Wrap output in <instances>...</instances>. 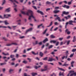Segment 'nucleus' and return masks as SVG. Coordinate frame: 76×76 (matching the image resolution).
I'll return each mask as SVG.
<instances>
[{
  "label": "nucleus",
  "mask_w": 76,
  "mask_h": 76,
  "mask_svg": "<svg viewBox=\"0 0 76 76\" xmlns=\"http://www.w3.org/2000/svg\"><path fill=\"white\" fill-rule=\"evenodd\" d=\"M47 58H48L47 57H46L43 59V60H47Z\"/></svg>",
  "instance_id": "46"
},
{
  "label": "nucleus",
  "mask_w": 76,
  "mask_h": 76,
  "mask_svg": "<svg viewBox=\"0 0 76 76\" xmlns=\"http://www.w3.org/2000/svg\"><path fill=\"white\" fill-rule=\"evenodd\" d=\"M53 47V45H51L49 46V49H50V48H52Z\"/></svg>",
  "instance_id": "44"
},
{
  "label": "nucleus",
  "mask_w": 76,
  "mask_h": 76,
  "mask_svg": "<svg viewBox=\"0 0 76 76\" xmlns=\"http://www.w3.org/2000/svg\"><path fill=\"white\" fill-rule=\"evenodd\" d=\"M48 41V39L47 38H46L43 41V43H45V42L47 41Z\"/></svg>",
  "instance_id": "12"
},
{
  "label": "nucleus",
  "mask_w": 76,
  "mask_h": 76,
  "mask_svg": "<svg viewBox=\"0 0 76 76\" xmlns=\"http://www.w3.org/2000/svg\"><path fill=\"white\" fill-rule=\"evenodd\" d=\"M70 40H69L67 42V45H69V43H70Z\"/></svg>",
  "instance_id": "55"
},
{
  "label": "nucleus",
  "mask_w": 76,
  "mask_h": 76,
  "mask_svg": "<svg viewBox=\"0 0 76 76\" xmlns=\"http://www.w3.org/2000/svg\"><path fill=\"white\" fill-rule=\"evenodd\" d=\"M54 24L55 25H58V23L57 22L55 23Z\"/></svg>",
  "instance_id": "57"
},
{
  "label": "nucleus",
  "mask_w": 76,
  "mask_h": 76,
  "mask_svg": "<svg viewBox=\"0 0 76 76\" xmlns=\"http://www.w3.org/2000/svg\"><path fill=\"white\" fill-rule=\"evenodd\" d=\"M31 49H32V48H28L27 49V51H28L31 50Z\"/></svg>",
  "instance_id": "59"
},
{
  "label": "nucleus",
  "mask_w": 76,
  "mask_h": 76,
  "mask_svg": "<svg viewBox=\"0 0 76 76\" xmlns=\"http://www.w3.org/2000/svg\"><path fill=\"white\" fill-rule=\"evenodd\" d=\"M54 17H57L55 19L56 20L57 19L58 20L59 22H61V19H60V17H58V15H54Z\"/></svg>",
  "instance_id": "3"
},
{
  "label": "nucleus",
  "mask_w": 76,
  "mask_h": 76,
  "mask_svg": "<svg viewBox=\"0 0 76 76\" xmlns=\"http://www.w3.org/2000/svg\"><path fill=\"white\" fill-rule=\"evenodd\" d=\"M0 28H7V27H6V26H0Z\"/></svg>",
  "instance_id": "53"
},
{
  "label": "nucleus",
  "mask_w": 76,
  "mask_h": 76,
  "mask_svg": "<svg viewBox=\"0 0 76 76\" xmlns=\"http://www.w3.org/2000/svg\"><path fill=\"white\" fill-rule=\"evenodd\" d=\"M71 37L70 36H69L67 37V39H69V38H70Z\"/></svg>",
  "instance_id": "52"
},
{
  "label": "nucleus",
  "mask_w": 76,
  "mask_h": 76,
  "mask_svg": "<svg viewBox=\"0 0 76 76\" xmlns=\"http://www.w3.org/2000/svg\"><path fill=\"white\" fill-rule=\"evenodd\" d=\"M17 45V44H16V43H12L10 44L7 45H6L7 46H10V45Z\"/></svg>",
  "instance_id": "10"
},
{
  "label": "nucleus",
  "mask_w": 76,
  "mask_h": 76,
  "mask_svg": "<svg viewBox=\"0 0 76 76\" xmlns=\"http://www.w3.org/2000/svg\"><path fill=\"white\" fill-rule=\"evenodd\" d=\"M63 14H64V15H68L69 13V12H66L65 11L63 12Z\"/></svg>",
  "instance_id": "17"
},
{
  "label": "nucleus",
  "mask_w": 76,
  "mask_h": 76,
  "mask_svg": "<svg viewBox=\"0 0 76 76\" xmlns=\"http://www.w3.org/2000/svg\"><path fill=\"white\" fill-rule=\"evenodd\" d=\"M65 32H67V34L68 35H69V34H70V32L69 31V30H68V29H66V30L65 31Z\"/></svg>",
  "instance_id": "14"
},
{
  "label": "nucleus",
  "mask_w": 76,
  "mask_h": 76,
  "mask_svg": "<svg viewBox=\"0 0 76 76\" xmlns=\"http://www.w3.org/2000/svg\"><path fill=\"white\" fill-rule=\"evenodd\" d=\"M47 28L43 32V35H44L45 33H46V32H47Z\"/></svg>",
  "instance_id": "32"
},
{
  "label": "nucleus",
  "mask_w": 76,
  "mask_h": 76,
  "mask_svg": "<svg viewBox=\"0 0 76 76\" xmlns=\"http://www.w3.org/2000/svg\"><path fill=\"white\" fill-rule=\"evenodd\" d=\"M52 25H53V22H51L50 25L49 26H47V27H50V26H51Z\"/></svg>",
  "instance_id": "31"
},
{
  "label": "nucleus",
  "mask_w": 76,
  "mask_h": 76,
  "mask_svg": "<svg viewBox=\"0 0 76 76\" xmlns=\"http://www.w3.org/2000/svg\"><path fill=\"white\" fill-rule=\"evenodd\" d=\"M3 22L5 23V25H7L9 24V23H7V20H6L5 21H3Z\"/></svg>",
  "instance_id": "21"
},
{
  "label": "nucleus",
  "mask_w": 76,
  "mask_h": 76,
  "mask_svg": "<svg viewBox=\"0 0 76 76\" xmlns=\"http://www.w3.org/2000/svg\"><path fill=\"white\" fill-rule=\"evenodd\" d=\"M65 56H64L63 57H62V60H63L64 59V58H65Z\"/></svg>",
  "instance_id": "56"
},
{
  "label": "nucleus",
  "mask_w": 76,
  "mask_h": 76,
  "mask_svg": "<svg viewBox=\"0 0 76 76\" xmlns=\"http://www.w3.org/2000/svg\"><path fill=\"white\" fill-rule=\"evenodd\" d=\"M73 55H74V53H72L71 54L70 56H69V57H70L71 58H72L73 56Z\"/></svg>",
  "instance_id": "30"
},
{
  "label": "nucleus",
  "mask_w": 76,
  "mask_h": 76,
  "mask_svg": "<svg viewBox=\"0 0 76 76\" xmlns=\"http://www.w3.org/2000/svg\"><path fill=\"white\" fill-rule=\"evenodd\" d=\"M44 69H45V71H46V70H47L48 69L47 68V66H45L44 67Z\"/></svg>",
  "instance_id": "33"
},
{
  "label": "nucleus",
  "mask_w": 76,
  "mask_h": 76,
  "mask_svg": "<svg viewBox=\"0 0 76 76\" xmlns=\"http://www.w3.org/2000/svg\"><path fill=\"white\" fill-rule=\"evenodd\" d=\"M5 3H6V1L5 0H4L3 1V3L2 4V5L3 6V4H5Z\"/></svg>",
  "instance_id": "34"
},
{
  "label": "nucleus",
  "mask_w": 76,
  "mask_h": 76,
  "mask_svg": "<svg viewBox=\"0 0 76 76\" xmlns=\"http://www.w3.org/2000/svg\"><path fill=\"white\" fill-rule=\"evenodd\" d=\"M59 12H60V10H55L53 11V13H54L57 14V13H58Z\"/></svg>",
  "instance_id": "15"
},
{
  "label": "nucleus",
  "mask_w": 76,
  "mask_h": 76,
  "mask_svg": "<svg viewBox=\"0 0 76 76\" xmlns=\"http://www.w3.org/2000/svg\"><path fill=\"white\" fill-rule=\"evenodd\" d=\"M75 71H69V73L67 75V76H69V75H70V76H71V74H73V73H74Z\"/></svg>",
  "instance_id": "7"
},
{
  "label": "nucleus",
  "mask_w": 76,
  "mask_h": 76,
  "mask_svg": "<svg viewBox=\"0 0 76 76\" xmlns=\"http://www.w3.org/2000/svg\"><path fill=\"white\" fill-rule=\"evenodd\" d=\"M31 53L33 54V55H37V54H38V53H35V52L34 51H32Z\"/></svg>",
  "instance_id": "25"
},
{
  "label": "nucleus",
  "mask_w": 76,
  "mask_h": 76,
  "mask_svg": "<svg viewBox=\"0 0 76 76\" xmlns=\"http://www.w3.org/2000/svg\"><path fill=\"white\" fill-rule=\"evenodd\" d=\"M44 71H45L44 69H41V72H44Z\"/></svg>",
  "instance_id": "60"
},
{
  "label": "nucleus",
  "mask_w": 76,
  "mask_h": 76,
  "mask_svg": "<svg viewBox=\"0 0 76 76\" xmlns=\"http://www.w3.org/2000/svg\"><path fill=\"white\" fill-rule=\"evenodd\" d=\"M57 29H58V28L57 27H56V28L54 29V31H57Z\"/></svg>",
  "instance_id": "62"
},
{
  "label": "nucleus",
  "mask_w": 76,
  "mask_h": 76,
  "mask_svg": "<svg viewBox=\"0 0 76 76\" xmlns=\"http://www.w3.org/2000/svg\"><path fill=\"white\" fill-rule=\"evenodd\" d=\"M31 74L33 76H35V75H37V73H31Z\"/></svg>",
  "instance_id": "22"
},
{
  "label": "nucleus",
  "mask_w": 76,
  "mask_h": 76,
  "mask_svg": "<svg viewBox=\"0 0 76 76\" xmlns=\"http://www.w3.org/2000/svg\"><path fill=\"white\" fill-rule=\"evenodd\" d=\"M31 17L33 18V19H34L35 21H37V20H36V19H35V17L34 16V13H33V12H31V16H29V17L28 18V20L30 21H31V20H32V19H31Z\"/></svg>",
  "instance_id": "2"
},
{
  "label": "nucleus",
  "mask_w": 76,
  "mask_h": 76,
  "mask_svg": "<svg viewBox=\"0 0 76 76\" xmlns=\"http://www.w3.org/2000/svg\"><path fill=\"white\" fill-rule=\"evenodd\" d=\"M32 11L31 10H28V12L26 13L25 12L21 11V13L23 15H28V16H29V14L31 15V13H32Z\"/></svg>",
  "instance_id": "1"
},
{
  "label": "nucleus",
  "mask_w": 76,
  "mask_h": 76,
  "mask_svg": "<svg viewBox=\"0 0 76 76\" xmlns=\"http://www.w3.org/2000/svg\"><path fill=\"white\" fill-rule=\"evenodd\" d=\"M42 25H43V24L42 23L40 24V25L38 26L37 27V28H39L40 26H42Z\"/></svg>",
  "instance_id": "35"
},
{
  "label": "nucleus",
  "mask_w": 76,
  "mask_h": 76,
  "mask_svg": "<svg viewBox=\"0 0 76 76\" xmlns=\"http://www.w3.org/2000/svg\"><path fill=\"white\" fill-rule=\"evenodd\" d=\"M23 63H25V64H26L28 63V62L24 60L23 61Z\"/></svg>",
  "instance_id": "36"
},
{
  "label": "nucleus",
  "mask_w": 76,
  "mask_h": 76,
  "mask_svg": "<svg viewBox=\"0 0 76 76\" xmlns=\"http://www.w3.org/2000/svg\"><path fill=\"white\" fill-rule=\"evenodd\" d=\"M59 70H61L62 71H63L64 72V71H65V70L61 68H59Z\"/></svg>",
  "instance_id": "37"
},
{
  "label": "nucleus",
  "mask_w": 76,
  "mask_h": 76,
  "mask_svg": "<svg viewBox=\"0 0 76 76\" xmlns=\"http://www.w3.org/2000/svg\"><path fill=\"white\" fill-rule=\"evenodd\" d=\"M71 18V16L70 15H68L67 16L64 17V18L65 19H66V20H67V19H70Z\"/></svg>",
  "instance_id": "6"
},
{
  "label": "nucleus",
  "mask_w": 76,
  "mask_h": 76,
  "mask_svg": "<svg viewBox=\"0 0 76 76\" xmlns=\"http://www.w3.org/2000/svg\"><path fill=\"white\" fill-rule=\"evenodd\" d=\"M71 3H72V1L70 2H68V4L69 5H70V4H71Z\"/></svg>",
  "instance_id": "48"
},
{
  "label": "nucleus",
  "mask_w": 76,
  "mask_h": 76,
  "mask_svg": "<svg viewBox=\"0 0 76 76\" xmlns=\"http://www.w3.org/2000/svg\"><path fill=\"white\" fill-rule=\"evenodd\" d=\"M16 27H17V26H12V28H13L14 30H15V28H16Z\"/></svg>",
  "instance_id": "51"
},
{
  "label": "nucleus",
  "mask_w": 76,
  "mask_h": 76,
  "mask_svg": "<svg viewBox=\"0 0 76 76\" xmlns=\"http://www.w3.org/2000/svg\"><path fill=\"white\" fill-rule=\"evenodd\" d=\"M69 25H73V24L72 23L73 22V21L72 20L69 21Z\"/></svg>",
  "instance_id": "13"
},
{
  "label": "nucleus",
  "mask_w": 76,
  "mask_h": 76,
  "mask_svg": "<svg viewBox=\"0 0 76 76\" xmlns=\"http://www.w3.org/2000/svg\"><path fill=\"white\" fill-rule=\"evenodd\" d=\"M59 76H61V75H64L63 73L61 74V72H60L59 73Z\"/></svg>",
  "instance_id": "63"
},
{
  "label": "nucleus",
  "mask_w": 76,
  "mask_h": 76,
  "mask_svg": "<svg viewBox=\"0 0 76 76\" xmlns=\"http://www.w3.org/2000/svg\"><path fill=\"white\" fill-rule=\"evenodd\" d=\"M4 19L6 18V19H8L9 17H11V14H4Z\"/></svg>",
  "instance_id": "5"
},
{
  "label": "nucleus",
  "mask_w": 76,
  "mask_h": 76,
  "mask_svg": "<svg viewBox=\"0 0 76 76\" xmlns=\"http://www.w3.org/2000/svg\"><path fill=\"white\" fill-rule=\"evenodd\" d=\"M66 55H68V54H69V51H66Z\"/></svg>",
  "instance_id": "41"
},
{
  "label": "nucleus",
  "mask_w": 76,
  "mask_h": 76,
  "mask_svg": "<svg viewBox=\"0 0 76 76\" xmlns=\"http://www.w3.org/2000/svg\"><path fill=\"white\" fill-rule=\"evenodd\" d=\"M38 41H35V42L34 45H37V44H38Z\"/></svg>",
  "instance_id": "29"
},
{
  "label": "nucleus",
  "mask_w": 76,
  "mask_h": 76,
  "mask_svg": "<svg viewBox=\"0 0 76 76\" xmlns=\"http://www.w3.org/2000/svg\"><path fill=\"white\" fill-rule=\"evenodd\" d=\"M16 58H18L19 57V54H16Z\"/></svg>",
  "instance_id": "49"
},
{
  "label": "nucleus",
  "mask_w": 76,
  "mask_h": 76,
  "mask_svg": "<svg viewBox=\"0 0 76 76\" xmlns=\"http://www.w3.org/2000/svg\"><path fill=\"white\" fill-rule=\"evenodd\" d=\"M69 23L68 22H67L66 23V25L65 26V28H66V27H67V25H68Z\"/></svg>",
  "instance_id": "43"
},
{
  "label": "nucleus",
  "mask_w": 76,
  "mask_h": 76,
  "mask_svg": "<svg viewBox=\"0 0 76 76\" xmlns=\"http://www.w3.org/2000/svg\"><path fill=\"white\" fill-rule=\"evenodd\" d=\"M2 70H3V72H5V71H6V69L4 68V69H2Z\"/></svg>",
  "instance_id": "61"
},
{
  "label": "nucleus",
  "mask_w": 76,
  "mask_h": 76,
  "mask_svg": "<svg viewBox=\"0 0 76 76\" xmlns=\"http://www.w3.org/2000/svg\"><path fill=\"white\" fill-rule=\"evenodd\" d=\"M43 54L41 52H40V56H41V57H42V56H43Z\"/></svg>",
  "instance_id": "28"
},
{
  "label": "nucleus",
  "mask_w": 76,
  "mask_h": 76,
  "mask_svg": "<svg viewBox=\"0 0 76 76\" xmlns=\"http://www.w3.org/2000/svg\"><path fill=\"white\" fill-rule=\"evenodd\" d=\"M37 12H38V13H40L42 15H44V13H43V12L39 10L37 11Z\"/></svg>",
  "instance_id": "8"
},
{
  "label": "nucleus",
  "mask_w": 76,
  "mask_h": 76,
  "mask_svg": "<svg viewBox=\"0 0 76 76\" xmlns=\"http://www.w3.org/2000/svg\"><path fill=\"white\" fill-rule=\"evenodd\" d=\"M10 8H7V9H6L5 11L6 12H9L10 11Z\"/></svg>",
  "instance_id": "11"
},
{
  "label": "nucleus",
  "mask_w": 76,
  "mask_h": 76,
  "mask_svg": "<svg viewBox=\"0 0 76 76\" xmlns=\"http://www.w3.org/2000/svg\"><path fill=\"white\" fill-rule=\"evenodd\" d=\"M3 54H4V56H7L8 55V56H9V54L8 53H7V54H6V53H4V52H3L2 53Z\"/></svg>",
  "instance_id": "27"
},
{
  "label": "nucleus",
  "mask_w": 76,
  "mask_h": 76,
  "mask_svg": "<svg viewBox=\"0 0 76 76\" xmlns=\"http://www.w3.org/2000/svg\"><path fill=\"white\" fill-rule=\"evenodd\" d=\"M59 44V42H58L56 44V46H57V45H58Z\"/></svg>",
  "instance_id": "54"
},
{
  "label": "nucleus",
  "mask_w": 76,
  "mask_h": 76,
  "mask_svg": "<svg viewBox=\"0 0 76 76\" xmlns=\"http://www.w3.org/2000/svg\"><path fill=\"white\" fill-rule=\"evenodd\" d=\"M69 66V64H64L62 65V66H65L66 67V66Z\"/></svg>",
  "instance_id": "26"
},
{
  "label": "nucleus",
  "mask_w": 76,
  "mask_h": 76,
  "mask_svg": "<svg viewBox=\"0 0 76 76\" xmlns=\"http://www.w3.org/2000/svg\"><path fill=\"white\" fill-rule=\"evenodd\" d=\"M75 41H76V37L75 36H74L73 37V42H75Z\"/></svg>",
  "instance_id": "24"
},
{
  "label": "nucleus",
  "mask_w": 76,
  "mask_h": 76,
  "mask_svg": "<svg viewBox=\"0 0 76 76\" xmlns=\"http://www.w3.org/2000/svg\"><path fill=\"white\" fill-rule=\"evenodd\" d=\"M74 63H75V62H74V61H72L71 62V67H73V64H74Z\"/></svg>",
  "instance_id": "23"
},
{
  "label": "nucleus",
  "mask_w": 76,
  "mask_h": 76,
  "mask_svg": "<svg viewBox=\"0 0 76 76\" xmlns=\"http://www.w3.org/2000/svg\"><path fill=\"white\" fill-rule=\"evenodd\" d=\"M48 61H53V58H51L50 57H49V60H48Z\"/></svg>",
  "instance_id": "18"
},
{
  "label": "nucleus",
  "mask_w": 76,
  "mask_h": 76,
  "mask_svg": "<svg viewBox=\"0 0 76 76\" xmlns=\"http://www.w3.org/2000/svg\"><path fill=\"white\" fill-rule=\"evenodd\" d=\"M48 10H50V8H48V9H46V12H48Z\"/></svg>",
  "instance_id": "58"
},
{
  "label": "nucleus",
  "mask_w": 76,
  "mask_h": 76,
  "mask_svg": "<svg viewBox=\"0 0 76 76\" xmlns=\"http://www.w3.org/2000/svg\"><path fill=\"white\" fill-rule=\"evenodd\" d=\"M56 42V40H51L50 41V43H53V44H55Z\"/></svg>",
  "instance_id": "16"
},
{
  "label": "nucleus",
  "mask_w": 76,
  "mask_h": 76,
  "mask_svg": "<svg viewBox=\"0 0 76 76\" xmlns=\"http://www.w3.org/2000/svg\"><path fill=\"white\" fill-rule=\"evenodd\" d=\"M63 38H60L59 39V40H60V41H62L63 40Z\"/></svg>",
  "instance_id": "47"
},
{
  "label": "nucleus",
  "mask_w": 76,
  "mask_h": 76,
  "mask_svg": "<svg viewBox=\"0 0 76 76\" xmlns=\"http://www.w3.org/2000/svg\"><path fill=\"white\" fill-rule=\"evenodd\" d=\"M10 1H12V2H13V3L14 4V7H16L17 6V5L15 4V3H16L18 4V2L16 1L15 0H10Z\"/></svg>",
  "instance_id": "4"
},
{
  "label": "nucleus",
  "mask_w": 76,
  "mask_h": 76,
  "mask_svg": "<svg viewBox=\"0 0 76 76\" xmlns=\"http://www.w3.org/2000/svg\"><path fill=\"white\" fill-rule=\"evenodd\" d=\"M14 57H15V55H11L10 56V57H11V58H14Z\"/></svg>",
  "instance_id": "38"
},
{
  "label": "nucleus",
  "mask_w": 76,
  "mask_h": 76,
  "mask_svg": "<svg viewBox=\"0 0 76 76\" xmlns=\"http://www.w3.org/2000/svg\"><path fill=\"white\" fill-rule=\"evenodd\" d=\"M0 18L1 19H4V17H2L1 15H0Z\"/></svg>",
  "instance_id": "45"
},
{
  "label": "nucleus",
  "mask_w": 76,
  "mask_h": 76,
  "mask_svg": "<svg viewBox=\"0 0 76 76\" xmlns=\"http://www.w3.org/2000/svg\"><path fill=\"white\" fill-rule=\"evenodd\" d=\"M50 38H56V37L54 36L53 35H51L50 36Z\"/></svg>",
  "instance_id": "19"
},
{
  "label": "nucleus",
  "mask_w": 76,
  "mask_h": 76,
  "mask_svg": "<svg viewBox=\"0 0 76 76\" xmlns=\"http://www.w3.org/2000/svg\"><path fill=\"white\" fill-rule=\"evenodd\" d=\"M46 4H51V2L49 1H47L46 2Z\"/></svg>",
  "instance_id": "20"
},
{
  "label": "nucleus",
  "mask_w": 76,
  "mask_h": 76,
  "mask_svg": "<svg viewBox=\"0 0 76 76\" xmlns=\"http://www.w3.org/2000/svg\"><path fill=\"white\" fill-rule=\"evenodd\" d=\"M66 5H64V6H62V7H64V8H66Z\"/></svg>",
  "instance_id": "64"
},
{
  "label": "nucleus",
  "mask_w": 76,
  "mask_h": 76,
  "mask_svg": "<svg viewBox=\"0 0 76 76\" xmlns=\"http://www.w3.org/2000/svg\"><path fill=\"white\" fill-rule=\"evenodd\" d=\"M13 72V69H10V71H9L10 73H11V72Z\"/></svg>",
  "instance_id": "50"
},
{
  "label": "nucleus",
  "mask_w": 76,
  "mask_h": 76,
  "mask_svg": "<svg viewBox=\"0 0 76 76\" xmlns=\"http://www.w3.org/2000/svg\"><path fill=\"white\" fill-rule=\"evenodd\" d=\"M72 52H75L76 51V50L75 49H73L72 50Z\"/></svg>",
  "instance_id": "42"
},
{
  "label": "nucleus",
  "mask_w": 76,
  "mask_h": 76,
  "mask_svg": "<svg viewBox=\"0 0 76 76\" xmlns=\"http://www.w3.org/2000/svg\"><path fill=\"white\" fill-rule=\"evenodd\" d=\"M32 7L35 10H37V7L35 6H32Z\"/></svg>",
  "instance_id": "39"
},
{
  "label": "nucleus",
  "mask_w": 76,
  "mask_h": 76,
  "mask_svg": "<svg viewBox=\"0 0 76 76\" xmlns=\"http://www.w3.org/2000/svg\"><path fill=\"white\" fill-rule=\"evenodd\" d=\"M41 67V66H39L38 67H37V66H35V69H38V68L39 67Z\"/></svg>",
  "instance_id": "40"
},
{
  "label": "nucleus",
  "mask_w": 76,
  "mask_h": 76,
  "mask_svg": "<svg viewBox=\"0 0 76 76\" xmlns=\"http://www.w3.org/2000/svg\"><path fill=\"white\" fill-rule=\"evenodd\" d=\"M32 28H30L29 29L26 30V34L28 32H29V31H32Z\"/></svg>",
  "instance_id": "9"
}]
</instances>
